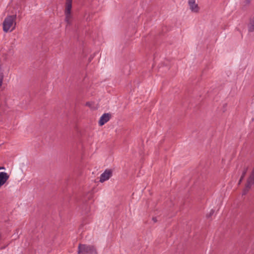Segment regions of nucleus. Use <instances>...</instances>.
Listing matches in <instances>:
<instances>
[{
    "label": "nucleus",
    "instance_id": "obj_13",
    "mask_svg": "<svg viewBox=\"0 0 254 254\" xmlns=\"http://www.w3.org/2000/svg\"><path fill=\"white\" fill-rule=\"evenodd\" d=\"M86 106H88L89 107H91V103L88 102L86 103Z\"/></svg>",
    "mask_w": 254,
    "mask_h": 254
},
{
    "label": "nucleus",
    "instance_id": "obj_7",
    "mask_svg": "<svg viewBox=\"0 0 254 254\" xmlns=\"http://www.w3.org/2000/svg\"><path fill=\"white\" fill-rule=\"evenodd\" d=\"M189 5L190 9L193 12L197 13L199 11V7L196 3L195 0H189Z\"/></svg>",
    "mask_w": 254,
    "mask_h": 254
},
{
    "label": "nucleus",
    "instance_id": "obj_1",
    "mask_svg": "<svg viewBox=\"0 0 254 254\" xmlns=\"http://www.w3.org/2000/svg\"><path fill=\"white\" fill-rule=\"evenodd\" d=\"M16 16L14 15H9L7 16L3 22V30L5 32H11L15 28Z\"/></svg>",
    "mask_w": 254,
    "mask_h": 254
},
{
    "label": "nucleus",
    "instance_id": "obj_3",
    "mask_svg": "<svg viewBox=\"0 0 254 254\" xmlns=\"http://www.w3.org/2000/svg\"><path fill=\"white\" fill-rule=\"evenodd\" d=\"M72 8V0H66L65 3V9L64 11L65 21L67 24H71L70 19L72 17L71 15V10Z\"/></svg>",
    "mask_w": 254,
    "mask_h": 254
},
{
    "label": "nucleus",
    "instance_id": "obj_5",
    "mask_svg": "<svg viewBox=\"0 0 254 254\" xmlns=\"http://www.w3.org/2000/svg\"><path fill=\"white\" fill-rule=\"evenodd\" d=\"M113 172L110 169H106L100 176L99 181L103 183L108 180L112 176Z\"/></svg>",
    "mask_w": 254,
    "mask_h": 254
},
{
    "label": "nucleus",
    "instance_id": "obj_10",
    "mask_svg": "<svg viewBox=\"0 0 254 254\" xmlns=\"http://www.w3.org/2000/svg\"><path fill=\"white\" fill-rule=\"evenodd\" d=\"M3 79V70L0 67V87H1Z\"/></svg>",
    "mask_w": 254,
    "mask_h": 254
},
{
    "label": "nucleus",
    "instance_id": "obj_15",
    "mask_svg": "<svg viewBox=\"0 0 254 254\" xmlns=\"http://www.w3.org/2000/svg\"><path fill=\"white\" fill-rule=\"evenodd\" d=\"M153 221H154V222H156L157 221L156 219V218H153Z\"/></svg>",
    "mask_w": 254,
    "mask_h": 254
},
{
    "label": "nucleus",
    "instance_id": "obj_8",
    "mask_svg": "<svg viewBox=\"0 0 254 254\" xmlns=\"http://www.w3.org/2000/svg\"><path fill=\"white\" fill-rule=\"evenodd\" d=\"M9 176L4 172H0V188L8 180Z\"/></svg>",
    "mask_w": 254,
    "mask_h": 254
},
{
    "label": "nucleus",
    "instance_id": "obj_16",
    "mask_svg": "<svg viewBox=\"0 0 254 254\" xmlns=\"http://www.w3.org/2000/svg\"><path fill=\"white\" fill-rule=\"evenodd\" d=\"M4 169V168H3V167L0 168V170H1V169Z\"/></svg>",
    "mask_w": 254,
    "mask_h": 254
},
{
    "label": "nucleus",
    "instance_id": "obj_6",
    "mask_svg": "<svg viewBox=\"0 0 254 254\" xmlns=\"http://www.w3.org/2000/svg\"><path fill=\"white\" fill-rule=\"evenodd\" d=\"M111 118V114L109 113H104L100 117L98 124L100 126H102L108 122Z\"/></svg>",
    "mask_w": 254,
    "mask_h": 254
},
{
    "label": "nucleus",
    "instance_id": "obj_14",
    "mask_svg": "<svg viewBox=\"0 0 254 254\" xmlns=\"http://www.w3.org/2000/svg\"><path fill=\"white\" fill-rule=\"evenodd\" d=\"M243 179H244V178H243V177H241V178H240V180H239V184L242 182V180H243Z\"/></svg>",
    "mask_w": 254,
    "mask_h": 254
},
{
    "label": "nucleus",
    "instance_id": "obj_11",
    "mask_svg": "<svg viewBox=\"0 0 254 254\" xmlns=\"http://www.w3.org/2000/svg\"><path fill=\"white\" fill-rule=\"evenodd\" d=\"M214 213V210L211 209L208 214L206 215V217L209 218L211 217Z\"/></svg>",
    "mask_w": 254,
    "mask_h": 254
},
{
    "label": "nucleus",
    "instance_id": "obj_9",
    "mask_svg": "<svg viewBox=\"0 0 254 254\" xmlns=\"http://www.w3.org/2000/svg\"><path fill=\"white\" fill-rule=\"evenodd\" d=\"M248 30L249 32H254V17L251 20L248 25Z\"/></svg>",
    "mask_w": 254,
    "mask_h": 254
},
{
    "label": "nucleus",
    "instance_id": "obj_4",
    "mask_svg": "<svg viewBox=\"0 0 254 254\" xmlns=\"http://www.w3.org/2000/svg\"><path fill=\"white\" fill-rule=\"evenodd\" d=\"M254 184V171H252L250 177L248 179L245 188L244 190L243 194H246L251 187Z\"/></svg>",
    "mask_w": 254,
    "mask_h": 254
},
{
    "label": "nucleus",
    "instance_id": "obj_2",
    "mask_svg": "<svg viewBox=\"0 0 254 254\" xmlns=\"http://www.w3.org/2000/svg\"><path fill=\"white\" fill-rule=\"evenodd\" d=\"M77 252L78 254H97L94 246L85 244H79Z\"/></svg>",
    "mask_w": 254,
    "mask_h": 254
},
{
    "label": "nucleus",
    "instance_id": "obj_12",
    "mask_svg": "<svg viewBox=\"0 0 254 254\" xmlns=\"http://www.w3.org/2000/svg\"><path fill=\"white\" fill-rule=\"evenodd\" d=\"M247 169H246L244 171V172H243V174L242 175L241 177H243V178L245 177V175H246V172H247Z\"/></svg>",
    "mask_w": 254,
    "mask_h": 254
}]
</instances>
